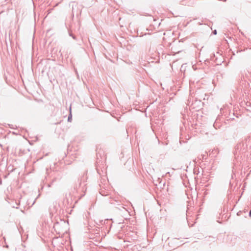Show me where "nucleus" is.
I'll use <instances>...</instances> for the list:
<instances>
[{
	"label": "nucleus",
	"instance_id": "nucleus-1",
	"mask_svg": "<svg viewBox=\"0 0 251 251\" xmlns=\"http://www.w3.org/2000/svg\"><path fill=\"white\" fill-rule=\"evenodd\" d=\"M250 136L246 138L245 140L246 142H244V141L242 142L241 143H240L239 145H238L237 146V149H239V148H241V150H242L243 152L246 151L248 150V146L249 145V141L248 142V140L250 139Z\"/></svg>",
	"mask_w": 251,
	"mask_h": 251
},
{
	"label": "nucleus",
	"instance_id": "nucleus-2",
	"mask_svg": "<svg viewBox=\"0 0 251 251\" xmlns=\"http://www.w3.org/2000/svg\"><path fill=\"white\" fill-rule=\"evenodd\" d=\"M81 181H82L81 179H78L77 182L75 183V185L74 186L75 190H77V189L78 188H79V187L80 186V185L81 184Z\"/></svg>",
	"mask_w": 251,
	"mask_h": 251
},
{
	"label": "nucleus",
	"instance_id": "nucleus-3",
	"mask_svg": "<svg viewBox=\"0 0 251 251\" xmlns=\"http://www.w3.org/2000/svg\"><path fill=\"white\" fill-rule=\"evenodd\" d=\"M175 44H176L175 42H174L171 44V45L172 46L171 50L173 51V52H174V53H179V52L181 51V50L176 49V47H175Z\"/></svg>",
	"mask_w": 251,
	"mask_h": 251
},
{
	"label": "nucleus",
	"instance_id": "nucleus-4",
	"mask_svg": "<svg viewBox=\"0 0 251 251\" xmlns=\"http://www.w3.org/2000/svg\"><path fill=\"white\" fill-rule=\"evenodd\" d=\"M69 34L70 36H71L73 38V39H74L75 40H77L76 36L74 34H73L72 32L70 31L69 32Z\"/></svg>",
	"mask_w": 251,
	"mask_h": 251
},
{
	"label": "nucleus",
	"instance_id": "nucleus-5",
	"mask_svg": "<svg viewBox=\"0 0 251 251\" xmlns=\"http://www.w3.org/2000/svg\"><path fill=\"white\" fill-rule=\"evenodd\" d=\"M71 120H72V114H71V112H70V113L68 117V121L71 122Z\"/></svg>",
	"mask_w": 251,
	"mask_h": 251
},
{
	"label": "nucleus",
	"instance_id": "nucleus-6",
	"mask_svg": "<svg viewBox=\"0 0 251 251\" xmlns=\"http://www.w3.org/2000/svg\"><path fill=\"white\" fill-rule=\"evenodd\" d=\"M56 181V178H54V179L52 180V181H51V182L50 183V184H49L48 185V187H50L51 186V185L52 184V183H53L54 181Z\"/></svg>",
	"mask_w": 251,
	"mask_h": 251
},
{
	"label": "nucleus",
	"instance_id": "nucleus-7",
	"mask_svg": "<svg viewBox=\"0 0 251 251\" xmlns=\"http://www.w3.org/2000/svg\"><path fill=\"white\" fill-rule=\"evenodd\" d=\"M212 33H213V34L214 35H216L217 34V30H214V31H212Z\"/></svg>",
	"mask_w": 251,
	"mask_h": 251
},
{
	"label": "nucleus",
	"instance_id": "nucleus-8",
	"mask_svg": "<svg viewBox=\"0 0 251 251\" xmlns=\"http://www.w3.org/2000/svg\"><path fill=\"white\" fill-rule=\"evenodd\" d=\"M59 226V224L58 223H56L54 226L55 228H56L57 226Z\"/></svg>",
	"mask_w": 251,
	"mask_h": 251
},
{
	"label": "nucleus",
	"instance_id": "nucleus-9",
	"mask_svg": "<svg viewBox=\"0 0 251 251\" xmlns=\"http://www.w3.org/2000/svg\"><path fill=\"white\" fill-rule=\"evenodd\" d=\"M249 216L251 218V210L249 212Z\"/></svg>",
	"mask_w": 251,
	"mask_h": 251
}]
</instances>
